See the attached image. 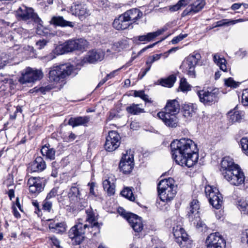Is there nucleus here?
Listing matches in <instances>:
<instances>
[{
  "instance_id": "nucleus-1",
  "label": "nucleus",
  "mask_w": 248,
  "mask_h": 248,
  "mask_svg": "<svg viewBox=\"0 0 248 248\" xmlns=\"http://www.w3.org/2000/svg\"><path fill=\"white\" fill-rule=\"evenodd\" d=\"M172 157L176 163L182 167H193L199 158L197 145L188 138L175 140L170 145Z\"/></svg>"
},
{
  "instance_id": "nucleus-2",
  "label": "nucleus",
  "mask_w": 248,
  "mask_h": 248,
  "mask_svg": "<svg viewBox=\"0 0 248 248\" xmlns=\"http://www.w3.org/2000/svg\"><path fill=\"white\" fill-rule=\"evenodd\" d=\"M220 171L224 178L232 185L238 186L244 182L245 177L243 172L239 166L234 163L233 160L229 156L223 158Z\"/></svg>"
},
{
  "instance_id": "nucleus-3",
  "label": "nucleus",
  "mask_w": 248,
  "mask_h": 248,
  "mask_svg": "<svg viewBox=\"0 0 248 248\" xmlns=\"http://www.w3.org/2000/svg\"><path fill=\"white\" fill-rule=\"evenodd\" d=\"M73 67L71 65L62 64L54 66L49 73V78L53 82V85H47V91L55 88L61 89L65 83L64 79L71 74Z\"/></svg>"
},
{
  "instance_id": "nucleus-4",
  "label": "nucleus",
  "mask_w": 248,
  "mask_h": 248,
  "mask_svg": "<svg viewBox=\"0 0 248 248\" xmlns=\"http://www.w3.org/2000/svg\"><path fill=\"white\" fill-rule=\"evenodd\" d=\"M172 178L161 180L157 185V191L161 201L165 202L171 201L175 197L177 191Z\"/></svg>"
},
{
  "instance_id": "nucleus-5",
  "label": "nucleus",
  "mask_w": 248,
  "mask_h": 248,
  "mask_svg": "<svg viewBox=\"0 0 248 248\" xmlns=\"http://www.w3.org/2000/svg\"><path fill=\"white\" fill-rule=\"evenodd\" d=\"M87 44L86 40L82 38L70 39L57 46L55 50L58 54H63L75 50H81L85 49L87 46Z\"/></svg>"
},
{
  "instance_id": "nucleus-6",
  "label": "nucleus",
  "mask_w": 248,
  "mask_h": 248,
  "mask_svg": "<svg viewBox=\"0 0 248 248\" xmlns=\"http://www.w3.org/2000/svg\"><path fill=\"white\" fill-rule=\"evenodd\" d=\"M200 58L201 56L199 53L189 55L184 60L180 68L189 77L195 78L196 77L195 67Z\"/></svg>"
},
{
  "instance_id": "nucleus-7",
  "label": "nucleus",
  "mask_w": 248,
  "mask_h": 248,
  "mask_svg": "<svg viewBox=\"0 0 248 248\" xmlns=\"http://www.w3.org/2000/svg\"><path fill=\"white\" fill-rule=\"evenodd\" d=\"M197 94L201 102L205 106H211L217 102L219 91L217 88H208L198 91Z\"/></svg>"
},
{
  "instance_id": "nucleus-8",
  "label": "nucleus",
  "mask_w": 248,
  "mask_h": 248,
  "mask_svg": "<svg viewBox=\"0 0 248 248\" xmlns=\"http://www.w3.org/2000/svg\"><path fill=\"white\" fill-rule=\"evenodd\" d=\"M89 226L78 223L73 226L68 232V236L75 245H80L85 238V230Z\"/></svg>"
},
{
  "instance_id": "nucleus-9",
  "label": "nucleus",
  "mask_w": 248,
  "mask_h": 248,
  "mask_svg": "<svg viewBox=\"0 0 248 248\" xmlns=\"http://www.w3.org/2000/svg\"><path fill=\"white\" fill-rule=\"evenodd\" d=\"M205 193L208 198L209 202L212 206L217 209L221 207L223 203V197L218 189L210 186L205 187Z\"/></svg>"
},
{
  "instance_id": "nucleus-10",
  "label": "nucleus",
  "mask_w": 248,
  "mask_h": 248,
  "mask_svg": "<svg viewBox=\"0 0 248 248\" xmlns=\"http://www.w3.org/2000/svg\"><path fill=\"white\" fill-rule=\"evenodd\" d=\"M173 233L176 242L183 248L191 247L192 241L189 239L188 234L185 230L181 226H177L173 228Z\"/></svg>"
},
{
  "instance_id": "nucleus-11",
  "label": "nucleus",
  "mask_w": 248,
  "mask_h": 248,
  "mask_svg": "<svg viewBox=\"0 0 248 248\" xmlns=\"http://www.w3.org/2000/svg\"><path fill=\"white\" fill-rule=\"evenodd\" d=\"M118 212L128 221L135 232H140L142 230L143 224L140 217L131 213H127L122 208L118 210Z\"/></svg>"
},
{
  "instance_id": "nucleus-12",
  "label": "nucleus",
  "mask_w": 248,
  "mask_h": 248,
  "mask_svg": "<svg viewBox=\"0 0 248 248\" xmlns=\"http://www.w3.org/2000/svg\"><path fill=\"white\" fill-rule=\"evenodd\" d=\"M16 16L23 20L31 19L34 22L41 25L42 21L31 8H28L23 5L16 11Z\"/></svg>"
},
{
  "instance_id": "nucleus-13",
  "label": "nucleus",
  "mask_w": 248,
  "mask_h": 248,
  "mask_svg": "<svg viewBox=\"0 0 248 248\" xmlns=\"http://www.w3.org/2000/svg\"><path fill=\"white\" fill-rule=\"evenodd\" d=\"M42 77L43 73L41 71L28 67L22 73V76L19 79V81L21 84L34 82L41 79Z\"/></svg>"
},
{
  "instance_id": "nucleus-14",
  "label": "nucleus",
  "mask_w": 248,
  "mask_h": 248,
  "mask_svg": "<svg viewBox=\"0 0 248 248\" xmlns=\"http://www.w3.org/2000/svg\"><path fill=\"white\" fill-rule=\"evenodd\" d=\"M121 137L116 131H110L106 138L104 144L105 149L108 152H112L116 150L120 146Z\"/></svg>"
},
{
  "instance_id": "nucleus-15",
  "label": "nucleus",
  "mask_w": 248,
  "mask_h": 248,
  "mask_svg": "<svg viewBox=\"0 0 248 248\" xmlns=\"http://www.w3.org/2000/svg\"><path fill=\"white\" fill-rule=\"evenodd\" d=\"M207 248H225L226 241L218 232L211 233L206 238Z\"/></svg>"
},
{
  "instance_id": "nucleus-16",
  "label": "nucleus",
  "mask_w": 248,
  "mask_h": 248,
  "mask_svg": "<svg viewBox=\"0 0 248 248\" xmlns=\"http://www.w3.org/2000/svg\"><path fill=\"white\" fill-rule=\"evenodd\" d=\"M134 166L133 155L124 154L119 164L120 171L124 174H129L133 170Z\"/></svg>"
},
{
  "instance_id": "nucleus-17",
  "label": "nucleus",
  "mask_w": 248,
  "mask_h": 248,
  "mask_svg": "<svg viewBox=\"0 0 248 248\" xmlns=\"http://www.w3.org/2000/svg\"><path fill=\"white\" fill-rule=\"evenodd\" d=\"M70 11L72 15L78 16L81 20L84 19L90 15L89 10L87 9L86 5L78 1L73 3L70 8Z\"/></svg>"
},
{
  "instance_id": "nucleus-18",
  "label": "nucleus",
  "mask_w": 248,
  "mask_h": 248,
  "mask_svg": "<svg viewBox=\"0 0 248 248\" xmlns=\"http://www.w3.org/2000/svg\"><path fill=\"white\" fill-rule=\"evenodd\" d=\"M176 115L162 112L157 113V116L162 120L165 125L171 128L176 127L178 125L179 120Z\"/></svg>"
},
{
  "instance_id": "nucleus-19",
  "label": "nucleus",
  "mask_w": 248,
  "mask_h": 248,
  "mask_svg": "<svg viewBox=\"0 0 248 248\" xmlns=\"http://www.w3.org/2000/svg\"><path fill=\"white\" fill-rule=\"evenodd\" d=\"M47 222H49L47 224L49 232L62 234L66 231L67 226L66 223L64 221L59 222L56 221L55 219H47Z\"/></svg>"
},
{
  "instance_id": "nucleus-20",
  "label": "nucleus",
  "mask_w": 248,
  "mask_h": 248,
  "mask_svg": "<svg viewBox=\"0 0 248 248\" xmlns=\"http://www.w3.org/2000/svg\"><path fill=\"white\" fill-rule=\"evenodd\" d=\"M167 29L166 28H162L156 31L149 32L145 35L136 36L134 38V41L137 44H139V43L137 41L146 42H151L153 41L156 37L162 34L164 31H165L167 30Z\"/></svg>"
},
{
  "instance_id": "nucleus-21",
  "label": "nucleus",
  "mask_w": 248,
  "mask_h": 248,
  "mask_svg": "<svg viewBox=\"0 0 248 248\" xmlns=\"http://www.w3.org/2000/svg\"><path fill=\"white\" fill-rule=\"evenodd\" d=\"M112 25L117 30H124L131 25L124 13L114 19Z\"/></svg>"
},
{
  "instance_id": "nucleus-22",
  "label": "nucleus",
  "mask_w": 248,
  "mask_h": 248,
  "mask_svg": "<svg viewBox=\"0 0 248 248\" xmlns=\"http://www.w3.org/2000/svg\"><path fill=\"white\" fill-rule=\"evenodd\" d=\"M46 168V162L41 156L37 157L35 159L29 164L28 170L31 172L41 171Z\"/></svg>"
},
{
  "instance_id": "nucleus-23",
  "label": "nucleus",
  "mask_w": 248,
  "mask_h": 248,
  "mask_svg": "<svg viewBox=\"0 0 248 248\" xmlns=\"http://www.w3.org/2000/svg\"><path fill=\"white\" fill-rule=\"evenodd\" d=\"M104 55L101 51L93 49L89 51L84 57L83 61L90 63H93L98 61H101L103 59Z\"/></svg>"
},
{
  "instance_id": "nucleus-24",
  "label": "nucleus",
  "mask_w": 248,
  "mask_h": 248,
  "mask_svg": "<svg viewBox=\"0 0 248 248\" xmlns=\"http://www.w3.org/2000/svg\"><path fill=\"white\" fill-rule=\"evenodd\" d=\"M199 209V201L197 200H193L190 203L189 211L186 215L190 221H193L194 218H198L199 216H200Z\"/></svg>"
},
{
  "instance_id": "nucleus-25",
  "label": "nucleus",
  "mask_w": 248,
  "mask_h": 248,
  "mask_svg": "<svg viewBox=\"0 0 248 248\" xmlns=\"http://www.w3.org/2000/svg\"><path fill=\"white\" fill-rule=\"evenodd\" d=\"M90 121V117L88 116H78L70 118L68 120V124L73 127L81 125L87 126Z\"/></svg>"
},
{
  "instance_id": "nucleus-26",
  "label": "nucleus",
  "mask_w": 248,
  "mask_h": 248,
  "mask_svg": "<svg viewBox=\"0 0 248 248\" xmlns=\"http://www.w3.org/2000/svg\"><path fill=\"white\" fill-rule=\"evenodd\" d=\"M180 105L176 99L169 100L164 108V113L177 114L180 111Z\"/></svg>"
},
{
  "instance_id": "nucleus-27",
  "label": "nucleus",
  "mask_w": 248,
  "mask_h": 248,
  "mask_svg": "<svg viewBox=\"0 0 248 248\" xmlns=\"http://www.w3.org/2000/svg\"><path fill=\"white\" fill-rule=\"evenodd\" d=\"M124 14L131 25L135 23L142 16V13L137 8H132L127 10Z\"/></svg>"
},
{
  "instance_id": "nucleus-28",
  "label": "nucleus",
  "mask_w": 248,
  "mask_h": 248,
  "mask_svg": "<svg viewBox=\"0 0 248 248\" xmlns=\"http://www.w3.org/2000/svg\"><path fill=\"white\" fill-rule=\"evenodd\" d=\"M197 107L196 105L188 103L182 106V111L185 117L188 118L193 116L196 113Z\"/></svg>"
},
{
  "instance_id": "nucleus-29",
  "label": "nucleus",
  "mask_w": 248,
  "mask_h": 248,
  "mask_svg": "<svg viewBox=\"0 0 248 248\" xmlns=\"http://www.w3.org/2000/svg\"><path fill=\"white\" fill-rule=\"evenodd\" d=\"M51 24L61 27H73V23L64 20L62 16L53 17L50 21Z\"/></svg>"
},
{
  "instance_id": "nucleus-30",
  "label": "nucleus",
  "mask_w": 248,
  "mask_h": 248,
  "mask_svg": "<svg viewBox=\"0 0 248 248\" xmlns=\"http://www.w3.org/2000/svg\"><path fill=\"white\" fill-rule=\"evenodd\" d=\"M140 104L133 103L126 108V111L132 115H139L144 113V108H141Z\"/></svg>"
},
{
  "instance_id": "nucleus-31",
  "label": "nucleus",
  "mask_w": 248,
  "mask_h": 248,
  "mask_svg": "<svg viewBox=\"0 0 248 248\" xmlns=\"http://www.w3.org/2000/svg\"><path fill=\"white\" fill-rule=\"evenodd\" d=\"M80 195L78 188L75 186H72L71 187L68 194L70 200L74 202H78L80 201Z\"/></svg>"
},
{
  "instance_id": "nucleus-32",
  "label": "nucleus",
  "mask_w": 248,
  "mask_h": 248,
  "mask_svg": "<svg viewBox=\"0 0 248 248\" xmlns=\"http://www.w3.org/2000/svg\"><path fill=\"white\" fill-rule=\"evenodd\" d=\"M103 186L108 196H111L115 194V185L113 183H111L109 179H106L103 182Z\"/></svg>"
},
{
  "instance_id": "nucleus-33",
  "label": "nucleus",
  "mask_w": 248,
  "mask_h": 248,
  "mask_svg": "<svg viewBox=\"0 0 248 248\" xmlns=\"http://www.w3.org/2000/svg\"><path fill=\"white\" fill-rule=\"evenodd\" d=\"M176 79L175 75H171L166 78H161L159 80V83L162 86L171 88L172 87Z\"/></svg>"
},
{
  "instance_id": "nucleus-34",
  "label": "nucleus",
  "mask_w": 248,
  "mask_h": 248,
  "mask_svg": "<svg viewBox=\"0 0 248 248\" xmlns=\"http://www.w3.org/2000/svg\"><path fill=\"white\" fill-rule=\"evenodd\" d=\"M213 60L221 70L224 72L227 71L226 61L224 58H221L217 54H215L213 56Z\"/></svg>"
},
{
  "instance_id": "nucleus-35",
  "label": "nucleus",
  "mask_w": 248,
  "mask_h": 248,
  "mask_svg": "<svg viewBox=\"0 0 248 248\" xmlns=\"http://www.w3.org/2000/svg\"><path fill=\"white\" fill-rule=\"evenodd\" d=\"M205 2L204 0H196L189 6L192 13H196L200 11L204 6Z\"/></svg>"
},
{
  "instance_id": "nucleus-36",
  "label": "nucleus",
  "mask_w": 248,
  "mask_h": 248,
  "mask_svg": "<svg viewBox=\"0 0 248 248\" xmlns=\"http://www.w3.org/2000/svg\"><path fill=\"white\" fill-rule=\"evenodd\" d=\"M192 222L200 231L205 232L207 230V225L201 220L200 216L198 218H194V220Z\"/></svg>"
},
{
  "instance_id": "nucleus-37",
  "label": "nucleus",
  "mask_w": 248,
  "mask_h": 248,
  "mask_svg": "<svg viewBox=\"0 0 248 248\" xmlns=\"http://www.w3.org/2000/svg\"><path fill=\"white\" fill-rule=\"evenodd\" d=\"M133 95L136 97H140L145 101L146 104H151L153 103L151 99L149 98V96L147 94H145L144 91L143 90L134 91Z\"/></svg>"
},
{
  "instance_id": "nucleus-38",
  "label": "nucleus",
  "mask_w": 248,
  "mask_h": 248,
  "mask_svg": "<svg viewBox=\"0 0 248 248\" xmlns=\"http://www.w3.org/2000/svg\"><path fill=\"white\" fill-rule=\"evenodd\" d=\"M121 194L131 201L135 200V197L134 196L131 188L128 187H124L121 191Z\"/></svg>"
},
{
  "instance_id": "nucleus-39",
  "label": "nucleus",
  "mask_w": 248,
  "mask_h": 248,
  "mask_svg": "<svg viewBox=\"0 0 248 248\" xmlns=\"http://www.w3.org/2000/svg\"><path fill=\"white\" fill-rule=\"evenodd\" d=\"M229 120L232 123L239 122L242 118L241 115L238 111H230L228 112Z\"/></svg>"
},
{
  "instance_id": "nucleus-40",
  "label": "nucleus",
  "mask_w": 248,
  "mask_h": 248,
  "mask_svg": "<svg viewBox=\"0 0 248 248\" xmlns=\"http://www.w3.org/2000/svg\"><path fill=\"white\" fill-rule=\"evenodd\" d=\"M87 214L86 221L89 222L91 224H93L94 222H96L97 218L95 216L92 208H90L86 210Z\"/></svg>"
},
{
  "instance_id": "nucleus-41",
  "label": "nucleus",
  "mask_w": 248,
  "mask_h": 248,
  "mask_svg": "<svg viewBox=\"0 0 248 248\" xmlns=\"http://www.w3.org/2000/svg\"><path fill=\"white\" fill-rule=\"evenodd\" d=\"M191 0H180L178 3L173 6H170L169 10L171 12L179 10L182 6H185L189 3Z\"/></svg>"
},
{
  "instance_id": "nucleus-42",
  "label": "nucleus",
  "mask_w": 248,
  "mask_h": 248,
  "mask_svg": "<svg viewBox=\"0 0 248 248\" xmlns=\"http://www.w3.org/2000/svg\"><path fill=\"white\" fill-rule=\"evenodd\" d=\"M238 206L242 212H243L244 214L248 215V200H240L238 202Z\"/></svg>"
},
{
  "instance_id": "nucleus-43",
  "label": "nucleus",
  "mask_w": 248,
  "mask_h": 248,
  "mask_svg": "<svg viewBox=\"0 0 248 248\" xmlns=\"http://www.w3.org/2000/svg\"><path fill=\"white\" fill-rule=\"evenodd\" d=\"M102 225V223H99L98 222H95L91 224L90 227H88L89 229H91L90 232L95 235L100 232V227Z\"/></svg>"
},
{
  "instance_id": "nucleus-44",
  "label": "nucleus",
  "mask_w": 248,
  "mask_h": 248,
  "mask_svg": "<svg viewBox=\"0 0 248 248\" xmlns=\"http://www.w3.org/2000/svg\"><path fill=\"white\" fill-rule=\"evenodd\" d=\"M224 83L225 86L233 88H236L240 85V82H236L232 78H229L224 79Z\"/></svg>"
},
{
  "instance_id": "nucleus-45",
  "label": "nucleus",
  "mask_w": 248,
  "mask_h": 248,
  "mask_svg": "<svg viewBox=\"0 0 248 248\" xmlns=\"http://www.w3.org/2000/svg\"><path fill=\"white\" fill-rule=\"evenodd\" d=\"M179 88L183 92L187 91L190 90L191 86L186 81L185 78H182L180 80Z\"/></svg>"
},
{
  "instance_id": "nucleus-46",
  "label": "nucleus",
  "mask_w": 248,
  "mask_h": 248,
  "mask_svg": "<svg viewBox=\"0 0 248 248\" xmlns=\"http://www.w3.org/2000/svg\"><path fill=\"white\" fill-rule=\"evenodd\" d=\"M45 185H42L41 183L35 184L34 186H29V191L32 193H39L44 188Z\"/></svg>"
},
{
  "instance_id": "nucleus-47",
  "label": "nucleus",
  "mask_w": 248,
  "mask_h": 248,
  "mask_svg": "<svg viewBox=\"0 0 248 248\" xmlns=\"http://www.w3.org/2000/svg\"><path fill=\"white\" fill-rule=\"evenodd\" d=\"M240 143L244 153L248 156V138H243L240 140Z\"/></svg>"
},
{
  "instance_id": "nucleus-48",
  "label": "nucleus",
  "mask_w": 248,
  "mask_h": 248,
  "mask_svg": "<svg viewBox=\"0 0 248 248\" xmlns=\"http://www.w3.org/2000/svg\"><path fill=\"white\" fill-rule=\"evenodd\" d=\"M162 54H155L153 55L152 57H150L148 61L146 62V64L147 65H150L151 66L152 64L155 62V61H156L158 60H159L162 56Z\"/></svg>"
},
{
  "instance_id": "nucleus-49",
  "label": "nucleus",
  "mask_w": 248,
  "mask_h": 248,
  "mask_svg": "<svg viewBox=\"0 0 248 248\" xmlns=\"http://www.w3.org/2000/svg\"><path fill=\"white\" fill-rule=\"evenodd\" d=\"M242 102L244 106H248V89H246L243 91Z\"/></svg>"
},
{
  "instance_id": "nucleus-50",
  "label": "nucleus",
  "mask_w": 248,
  "mask_h": 248,
  "mask_svg": "<svg viewBox=\"0 0 248 248\" xmlns=\"http://www.w3.org/2000/svg\"><path fill=\"white\" fill-rule=\"evenodd\" d=\"M187 36V34H180L177 36L174 37L171 41V42L172 44H176L186 38Z\"/></svg>"
},
{
  "instance_id": "nucleus-51",
  "label": "nucleus",
  "mask_w": 248,
  "mask_h": 248,
  "mask_svg": "<svg viewBox=\"0 0 248 248\" xmlns=\"http://www.w3.org/2000/svg\"><path fill=\"white\" fill-rule=\"evenodd\" d=\"M167 37H164V38H162L160 40L155 42V43H153V44H151L150 45H148L147 46L144 47L143 48H142L139 53H138V55H140L141 53L144 52V51H145L146 50H147L149 48H152L154 46H155L156 45H157V44H158L159 43L162 42V41L164 40Z\"/></svg>"
},
{
  "instance_id": "nucleus-52",
  "label": "nucleus",
  "mask_w": 248,
  "mask_h": 248,
  "mask_svg": "<svg viewBox=\"0 0 248 248\" xmlns=\"http://www.w3.org/2000/svg\"><path fill=\"white\" fill-rule=\"evenodd\" d=\"M231 24L230 20L227 19H223L222 20L217 21L214 27H221L225 25Z\"/></svg>"
},
{
  "instance_id": "nucleus-53",
  "label": "nucleus",
  "mask_w": 248,
  "mask_h": 248,
  "mask_svg": "<svg viewBox=\"0 0 248 248\" xmlns=\"http://www.w3.org/2000/svg\"><path fill=\"white\" fill-rule=\"evenodd\" d=\"M32 203L35 207V213L38 215V217H41L42 215V211L39 208L38 202L37 201H33Z\"/></svg>"
},
{
  "instance_id": "nucleus-54",
  "label": "nucleus",
  "mask_w": 248,
  "mask_h": 248,
  "mask_svg": "<svg viewBox=\"0 0 248 248\" xmlns=\"http://www.w3.org/2000/svg\"><path fill=\"white\" fill-rule=\"evenodd\" d=\"M148 66L144 69H142L141 72L140 73L139 75V78L140 79L142 78L146 74L147 72H148L150 68H151V65H147Z\"/></svg>"
},
{
  "instance_id": "nucleus-55",
  "label": "nucleus",
  "mask_w": 248,
  "mask_h": 248,
  "mask_svg": "<svg viewBox=\"0 0 248 248\" xmlns=\"http://www.w3.org/2000/svg\"><path fill=\"white\" fill-rule=\"evenodd\" d=\"M58 193V187H54L53 188L50 192L47 194V199L48 198H51L52 197H55L56 195H57Z\"/></svg>"
},
{
  "instance_id": "nucleus-56",
  "label": "nucleus",
  "mask_w": 248,
  "mask_h": 248,
  "mask_svg": "<svg viewBox=\"0 0 248 248\" xmlns=\"http://www.w3.org/2000/svg\"><path fill=\"white\" fill-rule=\"evenodd\" d=\"M40 183L39 182H38L36 180V178L35 177H31L30 179H29L28 181V185L29 186V187L31 186H34L35 184Z\"/></svg>"
},
{
  "instance_id": "nucleus-57",
  "label": "nucleus",
  "mask_w": 248,
  "mask_h": 248,
  "mask_svg": "<svg viewBox=\"0 0 248 248\" xmlns=\"http://www.w3.org/2000/svg\"><path fill=\"white\" fill-rule=\"evenodd\" d=\"M46 41L43 39L42 40H39L36 42V46L39 49H42L44 48L46 45Z\"/></svg>"
},
{
  "instance_id": "nucleus-58",
  "label": "nucleus",
  "mask_w": 248,
  "mask_h": 248,
  "mask_svg": "<svg viewBox=\"0 0 248 248\" xmlns=\"http://www.w3.org/2000/svg\"><path fill=\"white\" fill-rule=\"evenodd\" d=\"M55 152L52 149L47 150V158H49L51 160L55 159Z\"/></svg>"
},
{
  "instance_id": "nucleus-59",
  "label": "nucleus",
  "mask_w": 248,
  "mask_h": 248,
  "mask_svg": "<svg viewBox=\"0 0 248 248\" xmlns=\"http://www.w3.org/2000/svg\"><path fill=\"white\" fill-rule=\"evenodd\" d=\"M118 44L122 48H126L128 46L126 40L120 41L118 42Z\"/></svg>"
},
{
  "instance_id": "nucleus-60",
  "label": "nucleus",
  "mask_w": 248,
  "mask_h": 248,
  "mask_svg": "<svg viewBox=\"0 0 248 248\" xmlns=\"http://www.w3.org/2000/svg\"><path fill=\"white\" fill-rule=\"evenodd\" d=\"M191 13H192V12L191 10L190 6H188L183 12L182 16H185L188 15H190Z\"/></svg>"
},
{
  "instance_id": "nucleus-61",
  "label": "nucleus",
  "mask_w": 248,
  "mask_h": 248,
  "mask_svg": "<svg viewBox=\"0 0 248 248\" xmlns=\"http://www.w3.org/2000/svg\"><path fill=\"white\" fill-rule=\"evenodd\" d=\"M89 185H90V193L94 196H96V195L94 191V183H92L91 184L89 183Z\"/></svg>"
},
{
  "instance_id": "nucleus-62",
  "label": "nucleus",
  "mask_w": 248,
  "mask_h": 248,
  "mask_svg": "<svg viewBox=\"0 0 248 248\" xmlns=\"http://www.w3.org/2000/svg\"><path fill=\"white\" fill-rule=\"evenodd\" d=\"M241 6V3H235L233 4L232 5L231 9L232 10H237L239 8H240Z\"/></svg>"
},
{
  "instance_id": "nucleus-63",
  "label": "nucleus",
  "mask_w": 248,
  "mask_h": 248,
  "mask_svg": "<svg viewBox=\"0 0 248 248\" xmlns=\"http://www.w3.org/2000/svg\"><path fill=\"white\" fill-rule=\"evenodd\" d=\"M77 138V135L74 133L71 132L68 136V140L69 141H72L75 140Z\"/></svg>"
},
{
  "instance_id": "nucleus-64",
  "label": "nucleus",
  "mask_w": 248,
  "mask_h": 248,
  "mask_svg": "<svg viewBox=\"0 0 248 248\" xmlns=\"http://www.w3.org/2000/svg\"><path fill=\"white\" fill-rule=\"evenodd\" d=\"M46 147V144L44 145L41 150V152L42 155L46 158V150L45 149Z\"/></svg>"
}]
</instances>
